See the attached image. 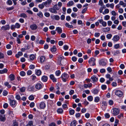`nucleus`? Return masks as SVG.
I'll return each instance as SVG.
<instances>
[{"label":"nucleus","mask_w":126,"mask_h":126,"mask_svg":"<svg viewBox=\"0 0 126 126\" xmlns=\"http://www.w3.org/2000/svg\"><path fill=\"white\" fill-rule=\"evenodd\" d=\"M96 60L94 58H90L88 61V62L91 66H94L95 65Z\"/></svg>","instance_id":"1"},{"label":"nucleus","mask_w":126,"mask_h":126,"mask_svg":"<svg viewBox=\"0 0 126 126\" xmlns=\"http://www.w3.org/2000/svg\"><path fill=\"white\" fill-rule=\"evenodd\" d=\"M52 2V0H47L46 1L43 2V4L46 7H48L51 5Z\"/></svg>","instance_id":"2"},{"label":"nucleus","mask_w":126,"mask_h":126,"mask_svg":"<svg viewBox=\"0 0 126 126\" xmlns=\"http://www.w3.org/2000/svg\"><path fill=\"white\" fill-rule=\"evenodd\" d=\"M115 94L116 95L120 97L122 96L123 94L122 92L119 90H116L115 92Z\"/></svg>","instance_id":"3"},{"label":"nucleus","mask_w":126,"mask_h":126,"mask_svg":"<svg viewBox=\"0 0 126 126\" xmlns=\"http://www.w3.org/2000/svg\"><path fill=\"white\" fill-rule=\"evenodd\" d=\"M99 63L101 65L105 66L106 64V63L103 59L100 60L99 61Z\"/></svg>","instance_id":"4"},{"label":"nucleus","mask_w":126,"mask_h":126,"mask_svg":"<svg viewBox=\"0 0 126 126\" xmlns=\"http://www.w3.org/2000/svg\"><path fill=\"white\" fill-rule=\"evenodd\" d=\"M9 100L11 106L13 107H15L16 105V101L11 100L10 99H9Z\"/></svg>","instance_id":"5"},{"label":"nucleus","mask_w":126,"mask_h":126,"mask_svg":"<svg viewBox=\"0 0 126 126\" xmlns=\"http://www.w3.org/2000/svg\"><path fill=\"white\" fill-rule=\"evenodd\" d=\"M10 28V27L9 25H6L5 26H2L1 28V31L6 30H9Z\"/></svg>","instance_id":"6"},{"label":"nucleus","mask_w":126,"mask_h":126,"mask_svg":"<svg viewBox=\"0 0 126 126\" xmlns=\"http://www.w3.org/2000/svg\"><path fill=\"white\" fill-rule=\"evenodd\" d=\"M98 21L100 24H102V26L103 27H105L107 26V22H106L103 21L102 19H99Z\"/></svg>","instance_id":"7"},{"label":"nucleus","mask_w":126,"mask_h":126,"mask_svg":"<svg viewBox=\"0 0 126 126\" xmlns=\"http://www.w3.org/2000/svg\"><path fill=\"white\" fill-rule=\"evenodd\" d=\"M30 27L32 30H35L36 29L37 27V26L36 24H34L31 25Z\"/></svg>","instance_id":"8"},{"label":"nucleus","mask_w":126,"mask_h":126,"mask_svg":"<svg viewBox=\"0 0 126 126\" xmlns=\"http://www.w3.org/2000/svg\"><path fill=\"white\" fill-rule=\"evenodd\" d=\"M106 6L108 8L110 7L111 8L113 9L114 6V4L113 3H111L110 4L107 3L106 5Z\"/></svg>","instance_id":"9"},{"label":"nucleus","mask_w":126,"mask_h":126,"mask_svg":"<svg viewBox=\"0 0 126 126\" xmlns=\"http://www.w3.org/2000/svg\"><path fill=\"white\" fill-rule=\"evenodd\" d=\"M120 39V37L118 35H115L113 38V41L114 42L118 41Z\"/></svg>","instance_id":"10"},{"label":"nucleus","mask_w":126,"mask_h":126,"mask_svg":"<svg viewBox=\"0 0 126 126\" xmlns=\"http://www.w3.org/2000/svg\"><path fill=\"white\" fill-rule=\"evenodd\" d=\"M9 78L11 81H13L15 79V75L12 74H11L9 76Z\"/></svg>","instance_id":"11"},{"label":"nucleus","mask_w":126,"mask_h":126,"mask_svg":"<svg viewBox=\"0 0 126 126\" xmlns=\"http://www.w3.org/2000/svg\"><path fill=\"white\" fill-rule=\"evenodd\" d=\"M93 82H97L98 80V78L95 76L93 75L92 76L91 78Z\"/></svg>","instance_id":"12"},{"label":"nucleus","mask_w":126,"mask_h":126,"mask_svg":"<svg viewBox=\"0 0 126 126\" xmlns=\"http://www.w3.org/2000/svg\"><path fill=\"white\" fill-rule=\"evenodd\" d=\"M92 86V84L91 83H90L88 84H85L84 85V87L85 88H90Z\"/></svg>","instance_id":"13"},{"label":"nucleus","mask_w":126,"mask_h":126,"mask_svg":"<svg viewBox=\"0 0 126 126\" xmlns=\"http://www.w3.org/2000/svg\"><path fill=\"white\" fill-rule=\"evenodd\" d=\"M111 113L113 115L115 116L117 115L119 113V111H112Z\"/></svg>","instance_id":"14"},{"label":"nucleus","mask_w":126,"mask_h":126,"mask_svg":"<svg viewBox=\"0 0 126 126\" xmlns=\"http://www.w3.org/2000/svg\"><path fill=\"white\" fill-rule=\"evenodd\" d=\"M50 78L51 79L53 82H56L57 79L55 78L53 75H50Z\"/></svg>","instance_id":"15"},{"label":"nucleus","mask_w":126,"mask_h":126,"mask_svg":"<svg viewBox=\"0 0 126 126\" xmlns=\"http://www.w3.org/2000/svg\"><path fill=\"white\" fill-rule=\"evenodd\" d=\"M62 57L59 56L58 58V64L60 65H62V64L61 63V61L62 60Z\"/></svg>","instance_id":"16"},{"label":"nucleus","mask_w":126,"mask_h":126,"mask_svg":"<svg viewBox=\"0 0 126 126\" xmlns=\"http://www.w3.org/2000/svg\"><path fill=\"white\" fill-rule=\"evenodd\" d=\"M45 104L43 102H41L40 104V107L41 109H43L45 107Z\"/></svg>","instance_id":"17"},{"label":"nucleus","mask_w":126,"mask_h":126,"mask_svg":"<svg viewBox=\"0 0 126 126\" xmlns=\"http://www.w3.org/2000/svg\"><path fill=\"white\" fill-rule=\"evenodd\" d=\"M101 107L102 108H106V106H107V103L105 101H102V103L101 104Z\"/></svg>","instance_id":"18"},{"label":"nucleus","mask_w":126,"mask_h":126,"mask_svg":"<svg viewBox=\"0 0 126 126\" xmlns=\"http://www.w3.org/2000/svg\"><path fill=\"white\" fill-rule=\"evenodd\" d=\"M49 11L50 12L52 13L56 14L57 13V12L56 10L54 9V8H51L49 9Z\"/></svg>","instance_id":"19"},{"label":"nucleus","mask_w":126,"mask_h":126,"mask_svg":"<svg viewBox=\"0 0 126 126\" xmlns=\"http://www.w3.org/2000/svg\"><path fill=\"white\" fill-rule=\"evenodd\" d=\"M56 30L58 32L59 34L61 33L62 32V29L60 27L56 28Z\"/></svg>","instance_id":"20"},{"label":"nucleus","mask_w":126,"mask_h":126,"mask_svg":"<svg viewBox=\"0 0 126 126\" xmlns=\"http://www.w3.org/2000/svg\"><path fill=\"white\" fill-rule=\"evenodd\" d=\"M42 85L40 83H37L35 86V87L36 89L39 90L42 88Z\"/></svg>","instance_id":"21"},{"label":"nucleus","mask_w":126,"mask_h":126,"mask_svg":"<svg viewBox=\"0 0 126 126\" xmlns=\"http://www.w3.org/2000/svg\"><path fill=\"white\" fill-rule=\"evenodd\" d=\"M74 4V2L72 0L70 1L67 3L66 5L67 6H71L73 5Z\"/></svg>","instance_id":"22"},{"label":"nucleus","mask_w":126,"mask_h":126,"mask_svg":"<svg viewBox=\"0 0 126 126\" xmlns=\"http://www.w3.org/2000/svg\"><path fill=\"white\" fill-rule=\"evenodd\" d=\"M5 116L4 115H0V120L2 121H4L5 120Z\"/></svg>","instance_id":"23"},{"label":"nucleus","mask_w":126,"mask_h":126,"mask_svg":"<svg viewBox=\"0 0 126 126\" xmlns=\"http://www.w3.org/2000/svg\"><path fill=\"white\" fill-rule=\"evenodd\" d=\"M8 71V70L6 68L2 70H0V74H2L6 73Z\"/></svg>","instance_id":"24"},{"label":"nucleus","mask_w":126,"mask_h":126,"mask_svg":"<svg viewBox=\"0 0 126 126\" xmlns=\"http://www.w3.org/2000/svg\"><path fill=\"white\" fill-rule=\"evenodd\" d=\"M119 4L123 6L124 7L126 6V3H124L122 1H120L119 2Z\"/></svg>","instance_id":"25"},{"label":"nucleus","mask_w":126,"mask_h":126,"mask_svg":"<svg viewBox=\"0 0 126 126\" xmlns=\"http://www.w3.org/2000/svg\"><path fill=\"white\" fill-rule=\"evenodd\" d=\"M92 92L94 94H97L98 93V90L97 89H95L93 90L92 91Z\"/></svg>","instance_id":"26"},{"label":"nucleus","mask_w":126,"mask_h":126,"mask_svg":"<svg viewBox=\"0 0 126 126\" xmlns=\"http://www.w3.org/2000/svg\"><path fill=\"white\" fill-rule=\"evenodd\" d=\"M76 121L75 120H74L70 124L71 126H76Z\"/></svg>","instance_id":"27"},{"label":"nucleus","mask_w":126,"mask_h":126,"mask_svg":"<svg viewBox=\"0 0 126 126\" xmlns=\"http://www.w3.org/2000/svg\"><path fill=\"white\" fill-rule=\"evenodd\" d=\"M110 30V29L109 28L107 27L104 28L103 29V31L104 32H107L109 31Z\"/></svg>","instance_id":"28"},{"label":"nucleus","mask_w":126,"mask_h":126,"mask_svg":"<svg viewBox=\"0 0 126 126\" xmlns=\"http://www.w3.org/2000/svg\"><path fill=\"white\" fill-rule=\"evenodd\" d=\"M56 50V48L55 46H53L51 49V50L52 52H55Z\"/></svg>","instance_id":"29"},{"label":"nucleus","mask_w":126,"mask_h":126,"mask_svg":"<svg viewBox=\"0 0 126 126\" xmlns=\"http://www.w3.org/2000/svg\"><path fill=\"white\" fill-rule=\"evenodd\" d=\"M42 79L44 81L46 82L47 80V78L46 76H43L42 77Z\"/></svg>","instance_id":"30"},{"label":"nucleus","mask_w":126,"mask_h":126,"mask_svg":"<svg viewBox=\"0 0 126 126\" xmlns=\"http://www.w3.org/2000/svg\"><path fill=\"white\" fill-rule=\"evenodd\" d=\"M44 6L45 5L44 4H43V2L42 4L39 5H38V7L40 9H42L44 7Z\"/></svg>","instance_id":"31"},{"label":"nucleus","mask_w":126,"mask_h":126,"mask_svg":"<svg viewBox=\"0 0 126 126\" xmlns=\"http://www.w3.org/2000/svg\"><path fill=\"white\" fill-rule=\"evenodd\" d=\"M4 84L5 86H7V87L9 88H11V86L9 84V83L8 82H5Z\"/></svg>","instance_id":"32"},{"label":"nucleus","mask_w":126,"mask_h":126,"mask_svg":"<svg viewBox=\"0 0 126 126\" xmlns=\"http://www.w3.org/2000/svg\"><path fill=\"white\" fill-rule=\"evenodd\" d=\"M41 73V71L39 70H37L36 71V74L38 76L40 75Z\"/></svg>","instance_id":"33"},{"label":"nucleus","mask_w":126,"mask_h":126,"mask_svg":"<svg viewBox=\"0 0 126 126\" xmlns=\"http://www.w3.org/2000/svg\"><path fill=\"white\" fill-rule=\"evenodd\" d=\"M45 60V57L44 56H41L40 57V60L41 62H44Z\"/></svg>","instance_id":"34"},{"label":"nucleus","mask_w":126,"mask_h":126,"mask_svg":"<svg viewBox=\"0 0 126 126\" xmlns=\"http://www.w3.org/2000/svg\"><path fill=\"white\" fill-rule=\"evenodd\" d=\"M20 16L24 18H26L27 17L25 13L21 14L20 15Z\"/></svg>","instance_id":"35"},{"label":"nucleus","mask_w":126,"mask_h":126,"mask_svg":"<svg viewBox=\"0 0 126 126\" xmlns=\"http://www.w3.org/2000/svg\"><path fill=\"white\" fill-rule=\"evenodd\" d=\"M87 99L89 101H91L93 100V97L92 96H89L88 97Z\"/></svg>","instance_id":"36"},{"label":"nucleus","mask_w":126,"mask_h":126,"mask_svg":"<svg viewBox=\"0 0 126 126\" xmlns=\"http://www.w3.org/2000/svg\"><path fill=\"white\" fill-rule=\"evenodd\" d=\"M100 100V98L99 97L97 96L95 98L94 101L96 102H99Z\"/></svg>","instance_id":"37"},{"label":"nucleus","mask_w":126,"mask_h":126,"mask_svg":"<svg viewBox=\"0 0 126 126\" xmlns=\"http://www.w3.org/2000/svg\"><path fill=\"white\" fill-rule=\"evenodd\" d=\"M57 85L56 89L58 90L60 89V88H62V84H57Z\"/></svg>","instance_id":"38"},{"label":"nucleus","mask_w":126,"mask_h":126,"mask_svg":"<svg viewBox=\"0 0 126 126\" xmlns=\"http://www.w3.org/2000/svg\"><path fill=\"white\" fill-rule=\"evenodd\" d=\"M37 15L40 17H42L43 16V14L40 11L37 14Z\"/></svg>","instance_id":"39"},{"label":"nucleus","mask_w":126,"mask_h":126,"mask_svg":"<svg viewBox=\"0 0 126 126\" xmlns=\"http://www.w3.org/2000/svg\"><path fill=\"white\" fill-rule=\"evenodd\" d=\"M65 25L66 26L69 28H72L73 27V26L72 25H70V24L67 23L65 24Z\"/></svg>","instance_id":"40"},{"label":"nucleus","mask_w":126,"mask_h":126,"mask_svg":"<svg viewBox=\"0 0 126 126\" xmlns=\"http://www.w3.org/2000/svg\"><path fill=\"white\" fill-rule=\"evenodd\" d=\"M53 8H54L56 10H59L60 8L58 7L57 4L54 5L53 7Z\"/></svg>","instance_id":"41"},{"label":"nucleus","mask_w":126,"mask_h":126,"mask_svg":"<svg viewBox=\"0 0 126 126\" xmlns=\"http://www.w3.org/2000/svg\"><path fill=\"white\" fill-rule=\"evenodd\" d=\"M35 58V56L33 54H32L30 55V59L32 60H33Z\"/></svg>","instance_id":"42"},{"label":"nucleus","mask_w":126,"mask_h":126,"mask_svg":"<svg viewBox=\"0 0 126 126\" xmlns=\"http://www.w3.org/2000/svg\"><path fill=\"white\" fill-rule=\"evenodd\" d=\"M33 125V122L32 121H30L26 126H32Z\"/></svg>","instance_id":"43"},{"label":"nucleus","mask_w":126,"mask_h":126,"mask_svg":"<svg viewBox=\"0 0 126 126\" xmlns=\"http://www.w3.org/2000/svg\"><path fill=\"white\" fill-rule=\"evenodd\" d=\"M21 92H24L25 90V87H23L20 88V89Z\"/></svg>","instance_id":"44"},{"label":"nucleus","mask_w":126,"mask_h":126,"mask_svg":"<svg viewBox=\"0 0 126 126\" xmlns=\"http://www.w3.org/2000/svg\"><path fill=\"white\" fill-rule=\"evenodd\" d=\"M53 19L56 20H58L60 19L59 16H54L53 17Z\"/></svg>","instance_id":"45"},{"label":"nucleus","mask_w":126,"mask_h":126,"mask_svg":"<svg viewBox=\"0 0 126 126\" xmlns=\"http://www.w3.org/2000/svg\"><path fill=\"white\" fill-rule=\"evenodd\" d=\"M112 36V35L110 34H109L107 35V38L108 39H110Z\"/></svg>","instance_id":"46"},{"label":"nucleus","mask_w":126,"mask_h":126,"mask_svg":"<svg viewBox=\"0 0 126 126\" xmlns=\"http://www.w3.org/2000/svg\"><path fill=\"white\" fill-rule=\"evenodd\" d=\"M61 73V71L59 70H58L56 71L55 72L56 75L57 76H59Z\"/></svg>","instance_id":"47"},{"label":"nucleus","mask_w":126,"mask_h":126,"mask_svg":"<svg viewBox=\"0 0 126 126\" xmlns=\"http://www.w3.org/2000/svg\"><path fill=\"white\" fill-rule=\"evenodd\" d=\"M20 75L21 76H23L25 75V73L24 71H22L20 72Z\"/></svg>","instance_id":"48"},{"label":"nucleus","mask_w":126,"mask_h":126,"mask_svg":"<svg viewBox=\"0 0 126 126\" xmlns=\"http://www.w3.org/2000/svg\"><path fill=\"white\" fill-rule=\"evenodd\" d=\"M8 92L6 90H4L3 92V94L4 96H6L8 94Z\"/></svg>","instance_id":"49"},{"label":"nucleus","mask_w":126,"mask_h":126,"mask_svg":"<svg viewBox=\"0 0 126 126\" xmlns=\"http://www.w3.org/2000/svg\"><path fill=\"white\" fill-rule=\"evenodd\" d=\"M111 85L112 86L114 87H116L117 85V83L114 82H112L111 83Z\"/></svg>","instance_id":"50"},{"label":"nucleus","mask_w":126,"mask_h":126,"mask_svg":"<svg viewBox=\"0 0 126 126\" xmlns=\"http://www.w3.org/2000/svg\"><path fill=\"white\" fill-rule=\"evenodd\" d=\"M77 16V14L75 13H72L71 14V16L73 17H76Z\"/></svg>","instance_id":"51"},{"label":"nucleus","mask_w":126,"mask_h":126,"mask_svg":"<svg viewBox=\"0 0 126 126\" xmlns=\"http://www.w3.org/2000/svg\"><path fill=\"white\" fill-rule=\"evenodd\" d=\"M69 47L68 46L66 45H65L63 46V49L65 50H67L68 49Z\"/></svg>","instance_id":"52"},{"label":"nucleus","mask_w":126,"mask_h":126,"mask_svg":"<svg viewBox=\"0 0 126 126\" xmlns=\"http://www.w3.org/2000/svg\"><path fill=\"white\" fill-rule=\"evenodd\" d=\"M16 98L18 100H19L20 99V95L19 94H16Z\"/></svg>","instance_id":"53"},{"label":"nucleus","mask_w":126,"mask_h":126,"mask_svg":"<svg viewBox=\"0 0 126 126\" xmlns=\"http://www.w3.org/2000/svg\"><path fill=\"white\" fill-rule=\"evenodd\" d=\"M34 97L32 95H31L29 97V99L30 100H32L34 99Z\"/></svg>","instance_id":"54"},{"label":"nucleus","mask_w":126,"mask_h":126,"mask_svg":"<svg viewBox=\"0 0 126 126\" xmlns=\"http://www.w3.org/2000/svg\"><path fill=\"white\" fill-rule=\"evenodd\" d=\"M109 12V10L108 9H106L104 11V13H103V14H108Z\"/></svg>","instance_id":"55"},{"label":"nucleus","mask_w":126,"mask_h":126,"mask_svg":"<svg viewBox=\"0 0 126 126\" xmlns=\"http://www.w3.org/2000/svg\"><path fill=\"white\" fill-rule=\"evenodd\" d=\"M77 60V58L75 56L73 57L72 58V60L74 62H76Z\"/></svg>","instance_id":"56"},{"label":"nucleus","mask_w":126,"mask_h":126,"mask_svg":"<svg viewBox=\"0 0 126 126\" xmlns=\"http://www.w3.org/2000/svg\"><path fill=\"white\" fill-rule=\"evenodd\" d=\"M101 88L103 90H105L107 88V86L105 85H103L101 86Z\"/></svg>","instance_id":"57"},{"label":"nucleus","mask_w":126,"mask_h":126,"mask_svg":"<svg viewBox=\"0 0 126 126\" xmlns=\"http://www.w3.org/2000/svg\"><path fill=\"white\" fill-rule=\"evenodd\" d=\"M124 10L123 9L120 8L119 9L118 12L120 13L121 14L123 12Z\"/></svg>","instance_id":"58"},{"label":"nucleus","mask_w":126,"mask_h":126,"mask_svg":"<svg viewBox=\"0 0 126 126\" xmlns=\"http://www.w3.org/2000/svg\"><path fill=\"white\" fill-rule=\"evenodd\" d=\"M16 27L17 28H19L20 27V24L18 23H16L15 25Z\"/></svg>","instance_id":"59"},{"label":"nucleus","mask_w":126,"mask_h":126,"mask_svg":"<svg viewBox=\"0 0 126 126\" xmlns=\"http://www.w3.org/2000/svg\"><path fill=\"white\" fill-rule=\"evenodd\" d=\"M12 52L11 50L8 51L7 52V54L9 55H10L12 54Z\"/></svg>","instance_id":"60"},{"label":"nucleus","mask_w":126,"mask_h":126,"mask_svg":"<svg viewBox=\"0 0 126 126\" xmlns=\"http://www.w3.org/2000/svg\"><path fill=\"white\" fill-rule=\"evenodd\" d=\"M45 16L47 17H49L50 16V14L49 13L47 12L45 13L44 14Z\"/></svg>","instance_id":"61"},{"label":"nucleus","mask_w":126,"mask_h":126,"mask_svg":"<svg viewBox=\"0 0 126 126\" xmlns=\"http://www.w3.org/2000/svg\"><path fill=\"white\" fill-rule=\"evenodd\" d=\"M30 106L31 108H33L34 106V103L33 102L31 103L30 104Z\"/></svg>","instance_id":"62"},{"label":"nucleus","mask_w":126,"mask_h":126,"mask_svg":"<svg viewBox=\"0 0 126 126\" xmlns=\"http://www.w3.org/2000/svg\"><path fill=\"white\" fill-rule=\"evenodd\" d=\"M8 106V104L7 103H5L3 105V107L4 108H7Z\"/></svg>","instance_id":"63"},{"label":"nucleus","mask_w":126,"mask_h":126,"mask_svg":"<svg viewBox=\"0 0 126 126\" xmlns=\"http://www.w3.org/2000/svg\"><path fill=\"white\" fill-rule=\"evenodd\" d=\"M83 61V59L82 58H79L78 60V61L79 63H82Z\"/></svg>","instance_id":"64"}]
</instances>
